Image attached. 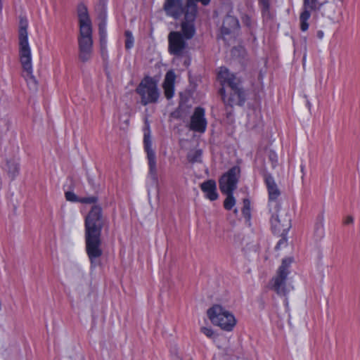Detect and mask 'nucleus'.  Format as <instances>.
<instances>
[{
  "label": "nucleus",
  "instance_id": "nucleus-1",
  "mask_svg": "<svg viewBox=\"0 0 360 360\" xmlns=\"http://www.w3.org/2000/svg\"><path fill=\"white\" fill-rule=\"evenodd\" d=\"M86 251L91 265L99 258L103 251L101 246V231L103 226L102 208L94 205L85 218Z\"/></svg>",
  "mask_w": 360,
  "mask_h": 360
},
{
  "label": "nucleus",
  "instance_id": "nucleus-2",
  "mask_svg": "<svg viewBox=\"0 0 360 360\" xmlns=\"http://www.w3.org/2000/svg\"><path fill=\"white\" fill-rule=\"evenodd\" d=\"M27 22L21 20L18 34V56L22 69V76L32 91L37 89L38 83L33 75L32 52L28 41Z\"/></svg>",
  "mask_w": 360,
  "mask_h": 360
},
{
  "label": "nucleus",
  "instance_id": "nucleus-3",
  "mask_svg": "<svg viewBox=\"0 0 360 360\" xmlns=\"http://www.w3.org/2000/svg\"><path fill=\"white\" fill-rule=\"evenodd\" d=\"M79 23L78 36L79 59L82 63L89 61L93 53L92 27L86 7L79 4L77 8Z\"/></svg>",
  "mask_w": 360,
  "mask_h": 360
},
{
  "label": "nucleus",
  "instance_id": "nucleus-4",
  "mask_svg": "<svg viewBox=\"0 0 360 360\" xmlns=\"http://www.w3.org/2000/svg\"><path fill=\"white\" fill-rule=\"evenodd\" d=\"M271 212V226L272 231L277 235L284 236L291 228V218L286 209L281 208L278 202L269 204Z\"/></svg>",
  "mask_w": 360,
  "mask_h": 360
},
{
  "label": "nucleus",
  "instance_id": "nucleus-5",
  "mask_svg": "<svg viewBox=\"0 0 360 360\" xmlns=\"http://www.w3.org/2000/svg\"><path fill=\"white\" fill-rule=\"evenodd\" d=\"M211 322L226 331H231L236 324L233 314L219 304H215L207 310Z\"/></svg>",
  "mask_w": 360,
  "mask_h": 360
},
{
  "label": "nucleus",
  "instance_id": "nucleus-6",
  "mask_svg": "<svg viewBox=\"0 0 360 360\" xmlns=\"http://www.w3.org/2000/svg\"><path fill=\"white\" fill-rule=\"evenodd\" d=\"M136 91L141 96V103L143 105L156 103L160 96L157 83L150 77H144L136 89Z\"/></svg>",
  "mask_w": 360,
  "mask_h": 360
},
{
  "label": "nucleus",
  "instance_id": "nucleus-7",
  "mask_svg": "<svg viewBox=\"0 0 360 360\" xmlns=\"http://www.w3.org/2000/svg\"><path fill=\"white\" fill-rule=\"evenodd\" d=\"M292 262V259L290 257L283 259L278 269L277 275L271 280V288L279 295L285 296L290 291V288L286 285V279L289 274L288 268Z\"/></svg>",
  "mask_w": 360,
  "mask_h": 360
},
{
  "label": "nucleus",
  "instance_id": "nucleus-8",
  "mask_svg": "<svg viewBox=\"0 0 360 360\" xmlns=\"http://www.w3.org/2000/svg\"><path fill=\"white\" fill-rule=\"evenodd\" d=\"M328 0H303V11L300 15V29L305 32L309 28L308 20L311 11L317 12L328 3Z\"/></svg>",
  "mask_w": 360,
  "mask_h": 360
},
{
  "label": "nucleus",
  "instance_id": "nucleus-9",
  "mask_svg": "<svg viewBox=\"0 0 360 360\" xmlns=\"http://www.w3.org/2000/svg\"><path fill=\"white\" fill-rule=\"evenodd\" d=\"M240 169L235 166L224 174L219 181V189L221 193H233L237 188L240 178Z\"/></svg>",
  "mask_w": 360,
  "mask_h": 360
},
{
  "label": "nucleus",
  "instance_id": "nucleus-10",
  "mask_svg": "<svg viewBox=\"0 0 360 360\" xmlns=\"http://www.w3.org/2000/svg\"><path fill=\"white\" fill-rule=\"evenodd\" d=\"M187 40L181 32H170L168 34L169 52L174 56H181L188 46Z\"/></svg>",
  "mask_w": 360,
  "mask_h": 360
},
{
  "label": "nucleus",
  "instance_id": "nucleus-11",
  "mask_svg": "<svg viewBox=\"0 0 360 360\" xmlns=\"http://www.w3.org/2000/svg\"><path fill=\"white\" fill-rule=\"evenodd\" d=\"M186 0H165L163 9L168 16L179 19L183 15L184 17L188 11Z\"/></svg>",
  "mask_w": 360,
  "mask_h": 360
},
{
  "label": "nucleus",
  "instance_id": "nucleus-12",
  "mask_svg": "<svg viewBox=\"0 0 360 360\" xmlns=\"http://www.w3.org/2000/svg\"><path fill=\"white\" fill-rule=\"evenodd\" d=\"M205 115L204 108L200 107L195 108L191 117L190 129L199 133L205 132L207 124Z\"/></svg>",
  "mask_w": 360,
  "mask_h": 360
},
{
  "label": "nucleus",
  "instance_id": "nucleus-13",
  "mask_svg": "<svg viewBox=\"0 0 360 360\" xmlns=\"http://www.w3.org/2000/svg\"><path fill=\"white\" fill-rule=\"evenodd\" d=\"M143 143L145 150L147 153V158L148 160L149 176H150L153 181L156 182L158 181V175L156 168L155 153L152 150L151 148L152 142L149 134L146 133L144 134Z\"/></svg>",
  "mask_w": 360,
  "mask_h": 360
},
{
  "label": "nucleus",
  "instance_id": "nucleus-14",
  "mask_svg": "<svg viewBox=\"0 0 360 360\" xmlns=\"http://www.w3.org/2000/svg\"><path fill=\"white\" fill-rule=\"evenodd\" d=\"M223 101L226 106L232 108L234 105H242L244 104L246 95L244 89H240L236 91H229L228 95H226L225 89L224 87L219 89Z\"/></svg>",
  "mask_w": 360,
  "mask_h": 360
},
{
  "label": "nucleus",
  "instance_id": "nucleus-15",
  "mask_svg": "<svg viewBox=\"0 0 360 360\" xmlns=\"http://www.w3.org/2000/svg\"><path fill=\"white\" fill-rule=\"evenodd\" d=\"M196 15L193 9H191V11H188L181 24L182 36L188 40L192 39L195 34L194 22Z\"/></svg>",
  "mask_w": 360,
  "mask_h": 360
},
{
  "label": "nucleus",
  "instance_id": "nucleus-16",
  "mask_svg": "<svg viewBox=\"0 0 360 360\" xmlns=\"http://www.w3.org/2000/svg\"><path fill=\"white\" fill-rule=\"evenodd\" d=\"M175 78V73L172 70L166 73L162 87L165 96L167 99L172 98L174 96Z\"/></svg>",
  "mask_w": 360,
  "mask_h": 360
},
{
  "label": "nucleus",
  "instance_id": "nucleus-17",
  "mask_svg": "<svg viewBox=\"0 0 360 360\" xmlns=\"http://www.w3.org/2000/svg\"><path fill=\"white\" fill-rule=\"evenodd\" d=\"M201 190L205 193V196L209 200L213 201L218 198L217 192V185L214 180L210 179L200 184Z\"/></svg>",
  "mask_w": 360,
  "mask_h": 360
},
{
  "label": "nucleus",
  "instance_id": "nucleus-18",
  "mask_svg": "<svg viewBox=\"0 0 360 360\" xmlns=\"http://www.w3.org/2000/svg\"><path fill=\"white\" fill-rule=\"evenodd\" d=\"M265 182L269 192V204H271L272 202H278L276 199L279 197L281 193L274 178L271 175H266L265 176Z\"/></svg>",
  "mask_w": 360,
  "mask_h": 360
},
{
  "label": "nucleus",
  "instance_id": "nucleus-19",
  "mask_svg": "<svg viewBox=\"0 0 360 360\" xmlns=\"http://www.w3.org/2000/svg\"><path fill=\"white\" fill-rule=\"evenodd\" d=\"M239 27V22L237 18L231 15H226L223 20L221 28L222 34H229L233 31L237 30Z\"/></svg>",
  "mask_w": 360,
  "mask_h": 360
},
{
  "label": "nucleus",
  "instance_id": "nucleus-20",
  "mask_svg": "<svg viewBox=\"0 0 360 360\" xmlns=\"http://www.w3.org/2000/svg\"><path fill=\"white\" fill-rule=\"evenodd\" d=\"M4 169L6 171L8 176L11 180H14L19 174V162L15 158H7L6 160V167Z\"/></svg>",
  "mask_w": 360,
  "mask_h": 360
},
{
  "label": "nucleus",
  "instance_id": "nucleus-21",
  "mask_svg": "<svg viewBox=\"0 0 360 360\" xmlns=\"http://www.w3.org/2000/svg\"><path fill=\"white\" fill-rule=\"evenodd\" d=\"M236 75L229 72V70L225 67H221L218 72V79L222 85L225 84L228 81L231 79Z\"/></svg>",
  "mask_w": 360,
  "mask_h": 360
},
{
  "label": "nucleus",
  "instance_id": "nucleus-22",
  "mask_svg": "<svg viewBox=\"0 0 360 360\" xmlns=\"http://www.w3.org/2000/svg\"><path fill=\"white\" fill-rule=\"evenodd\" d=\"M324 216L323 214H320L318 215L316 218V221L315 223L314 231L315 233L320 238L323 236V226H324Z\"/></svg>",
  "mask_w": 360,
  "mask_h": 360
},
{
  "label": "nucleus",
  "instance_id": "nucleus-23",
  "mask_svg": "<svg viewBox=\"0 0 360 360\" xmlns=\"http://www.w3.org/2000/svg\"><path fill=\"white\" fill-rule=\"evenodd\" d=\"M225 84L229 87L230 91H236L243 89L241 86V81L240 78L237 77L236 76L232 77L231 79L225 83Z\"/></svg>",
  "mask_w": 360,
  "mask_h": 360
},
{
  "label": "nucleus",
  "instance_id": "nucleus-24",
  "mask_svg": "<svg viewBox=\"0 0 360 360\" xmlns=\"http://www.w3.org/2000/svg\"><path fill=\"white\" fill-rule=\"evenodd\" d=\"M187 1L188 11L193 10V13H198L197 2H200L203 6H207L210 4V0H186Z\"/></svg>",
  "mask_w": 360,
  "mask_h": 360
},
{
  "label": "nucleus",
  "instance_id": "nucleus-25",
  "mask_svg": "<svg viewBox=\"0 0 360 360\" xmlns=\"http://www.w3.org/2000/svg\"><path fill=\"white\" fill-rule=\"evenodd\" d=\"M226 195V198L224 201V207L227 210H231L236 204V199L233 197V193H222Z\"/></svg>",
  "mask_w": 360,
  "mask_h": 360
},
{
  "label": "nucleus",
  "instance_id": "nucleus-26",
  "mask_svg": "<svg viewBox=\"0 0 360 360\" xmlns=\"http://www.w3.org/2000/svg\"><path fill=\"white\" fill-rule=\"evenodd\" d=\"M202 151L200 150H191L188 154V160L191 162H197L200 161Z\"/></svg>",
  "mask_w": 360,
  "mask_h": 360
},
{
  "label": "nucleus",
  "instance_id": "nucleus-27",
  "mask_svg": "<svg viewBox=\"0 0 360 360\" xmlns=\"http://www.w3.org/2000/svg\"><path fill=\"white\" fill-rule=\"evenodd\" d=\"M124 34H125V37H126L125 48H126V49L129 50V49H131L134 46V37H133L131 31H129V30L125 31Z\"/></svg>",
  "mask_w": 360,
  "mask_h": 360
},
{
  "label": "nucleus",
  "instance_id": "nucleus-28",
  "mask_svg": "<svg viewBox=\"0 0 360 360\" xmlns=\"http://www.w3.org/2000/svg\"><path fill=\"white\" fill-rule=\"evenodd\" d=\"M99 34L101 37V46L105 43V37H106V32H105V22H103L99 24Z\"/></svg>",
  "mask_w": 360,
  "mask_h": 360
},
{
  "label": "nucleus",
  "instance_id": "nucleus-29",
  "mask_svg": "<svg viewBox=\"0 0 360 360\" xmlns=\"http://www.w3.org/2000/svg\"><path fill=\"white\" fill-rule=\"evenodd\" d=\"M269 160L271 163L272 168H276L278 165V155L273 151L270 150L268 154Z\"/></svg>",
  "mask_w": 360,
  "mask_h": 360
},
{
  "label": "nucleus",
  "instance_id": "nucleus-30",
  "mask_svg": "<svg viewBox=\"0 0 360 360\" xmlns=\"http://www.w3.org/2000/svg\"><path fill=\"white\" fill-rule=\"evenodd\" d=\"M250 202L248 199H244L243 200V207L242 210V212L245 217H248V218L250 217Z\"/></svg>",
  "mask_w": 360,
  "mask_h": 360
},
{
  "label": "nucleus",
  "instance_id": "nucleus-31",
  "mask_svg": "<svg viewBox=\"0 0 360 360\" xmlns=\"http://www.w3.org/2000/svg\"><path fill=\"white\" fill-rule=\"evenodd\" d=\"M98 201V198L96 196L84 197L81 198L78 200V202L84 204H93Z\"/></svg>",
  "mask_w": 360,
  "mask_h": 360
},
{
  "label": "nucleus",
  "instance_id": "nucleus-32",
  "mask_svg": "<svg viewBox=\"0 0 360 360\" xmlns=\"http://www.w3.org/2000/svg\"><path fill=\"white\" fill-rule=\"evenodd\" d=\"M200 331L207 338L212 339L215 338L214 332L211 328L202 327Z\"/></svg>",
  "mask_w": 360,
  "mask_h": 360
},
{
  "label": "nucleus",
  "instance_id": "nucleus-33",
  "mask_svg": "<svg viewBox=\"0 0 360 360\" xmlns=\"http://www.w3.org/2000/svg\"><path fill=\"white\" fill-rule=\"evenodd\" d=\"M65 198L67 200L72 201V202H78V200L79 198H77V195L70 191H68L65 193Z\"/></svg>",
  "mask_w": 360,
  "mask_h": 360
},
{
  "label": "nucleus",
  "instance_id": "nucleus-34",
  "mask_svg": "<svg viewBox=\"0 0 360 360\" xmlns=\"http://www.w3.org/2000/svg\"><path fill=\"white\" fill-rule=\"evenodd\" d=\"M264 10L267 11L269 8V0H259Z\"/></svg>",
  "mask_w": 360,
  "mask_h": 360
},
{
  "label": "nucleus",
  "instance_id": "nucleus-35",
  "mask_svg": "<svg viewBox=\"0 0 360 360\" xmlns=\"http://www.w3.org/2000/svg\"><path fill=\"white\" fill-rule=\"evenodd\" d=\"M354 222V219L352 216H347L344 221L345 224H352Z\"/></svg>",
  "mask_w": 360,
  "mask_h": 360
},
{
  "label": "nucleus",
  "instance_id": "nucleus-36",
  "mask_svg": "<svg viewBox=\"0 0 360 360\" xmlns=\"http://www.w3.org/2000/svg\"><path fill=\"white\" fill-rule=\"evenodd\" d=\"M323 35H324V34H323V32L322 30H319L317 32L316 36H317V37L319 39H323Z\"/></svg>",
  "mask_w": 360,
  "mask_h": 360
},
{
  "label": "nucleus",
  "instance_id": "nucleus-37",
  "mask_svg": "<svg viewBox=\"0 0 360 360\" xmlns=\"http://www.w3.org/2000/svg\"><path fill=\"white\" fill-rule=\"evenodd\" d=\"M284 240H285V239L284 238H283V239L280 240L279 242L277 244V246L281 245V243H283Z\"/></svg>",
  "mask_w": 360,
  "mask_h": 360
},
{
  "label": "nucleus",
  "instance_id": "nucleus-38",
  "mask_svg": "<svg viewBox=\"0 0 360 360\" xmlns=\"http://www.w3.org/2000/svg\"><path fill=\"white\" fill-rule=\"evenodd\" d=\"M304 165H301V172H302V177L304 176Z\"/></svg>",
  "mask_w": 360,
  "mask_h": 360
},
{
  "label": "nucleus",
  "instance_id": "nucleus-39",
  "mask_svg": "<svg viewBox=\"0 0 360 360\" xmlns=\"http://www.w3.org/2000/svg\"><path fill=\"white\" fill-rule=\"evenodd\" d=\"M307 106L309 108H310L311 107V103L309 101H307Z\"/></svg>",
  "mask_w": 360,
  "mask_h": 360
},
{
  "label": "nucleus",
  "instance_id": "nucleus-40",
  "mask_svg": "<svg viewBox=\"0 0 360 360\" xmlns=\"http://www.w3.org/2000/svg\"><path fill=\"white\" fill-rule=\"evenodd\" d=\"M234 212L236 214L238 212V210L237 209H235L234 210Z\"/></svg>",
  "mask_w": 360,
  "mask_h": 360
},
{
  "label": "nucleus",
  "instance_id": "nucleus-41",
  "mask_svg": "<svg viewBox=\"0 0 360 360\" xmlns=\"http://www.w3.org/2000/svg\"><path fill=\"white\" fill-rule=\"evenodd\" d=\"M176 360H181V359H176Z\"/></svg>",
  "mask_w": 360,
  "mask_h": 360
}]
</instances>
